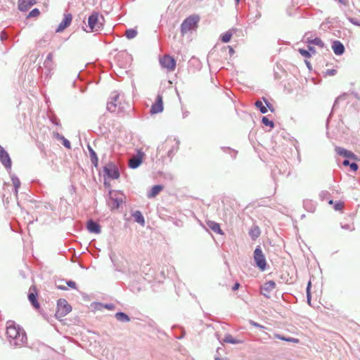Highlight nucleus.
<instances>
[{"mask_svg": "<svg viewBox=\"0 0 360 360\" xmlns=\"http://www.w3.org/2000/svg\"><path fill=\"white\" fill-rule=\"evenodd\" d=\"M103 170L105 175L110 179H117L120 176L117 166L112 162L105 165Z\"/></svg>", "mask_w": 360, "mask_h": 360, "instance_id": "6", "label": "nucleus"}, {"mask_svg": "<svg viewBox=\"0 0 360 360\" xmlns=\"http://www.w3.org/2000/svg\"><path fill=\"white\" fill-rule=\"evenodd\" d=\"M262 122L263 124H264L265 126H269L271 128H274V123L272 120H270L266 116H264L262 117Z\"/></svg>", "mask_w": 360, "mask_h": 360, "instance_id": "34", "label": "nucleus"}, {"mask_svg": "<svg viewBox=\"0 0 360 360\" xmlns=\"http://www.w3.org/2000/svg\"><path fill=\"white\" fill-rule=\"evenodd\" d=\"M335 150L337 153V154H338L340 156H342V157H345L347 158H349V159L354 160H358L357 156L354 153H352V151L348 150L344 148H342L340 146H336L335 148Z\"/></svg>", "mask_w": 360, "mask_h": 360, "instance_id": "14", "label": "nucleus"}, {"mask_svg": "<svg viewBox=\"0 0 360 360\" xmlns=\"http://www.w3.org/2000/svg\"><path fill=\"white\" fill-rule=\"evenodd\" d=\"M39 13H40V12H39V9H38V8H34V9H32V10L30 12V13H29L28 16H29V17H35V16L39 15Z\"/></svg>", "mask_w": 360, "mask_h": 360, "instance_id": "45", "label": "nucleus"}, {"mask_svg": "<svg viewBox=\"0 0 360 360\" xmlns=\"http://www.w3.org/2000/svg\"><path fill=\"white\" fill-rule=\"evenodd\" d=\"M62 142H63V145L68 149H70L71 148V144H70V142L67 139H65L64 136H63V139H61Z\"/></svg>", "mask_w": 360, "mask_h": 360, "instance_id": "46", "label": "nucleus"}, {"mask_svg": "<svg viewBox=\"0 0 360 360\" xmlns=\"http://www.w3.org/2000/svg\"><path fill=\"white\" fill-rule=\"evenodd\" d=\"M250 324L256 328H264V326H262L261 324L254 321H250Z\"/></svg>", "mask_w": 360, "mask_h": 360, "instance_id": "55", "label": "nucleus"}, {"mask_svg": "<svg viewBox=\"0 0 360 360\" xmlns=\"http://www.w3.org/2000/svg\"><path fill=\"white\" fill-rule=\"evenodd\" d=\"M208 226L210 229L213 231L214 233L223 234V232L220 228V226L218 223L215 221H210L207 223Z\"/></svg>", "mask_w": 360, "mask_h": 360, "instance_id": "27", "label": "nucleus"}, {"mask_svg": "<svg viewBox=\"0 0 360 360\" xmlns=\"http://www.w3.org/2000/svg\"><path fill=\"white\" fill-rule=\"evenodd\" d=\"M53 53H49L47 55V56H46V58L45 60H47V62H48V61H53Z\"/></svg>", "mask_w": 360, "mask_h": 360, "instance_id": "57", "label": "nucleus"}, {"mask_svg": "<svg viewBox=\"0 0 360 360\" xmlns=\"http://www.w3.org/2000/svg\"><path fill=\"white\" fill-rule=\"evenodd\" d=\"M189 115V112L188 110H184L182 112V117L183 118H186V117H188Z\"/></svg>", "mask_w": 360, "mask_h": 360, "instance_id": "62", "label": "nucleus"}, {"mask_svg": "<svg viewBox=\"0 0 360 360\" xmlns=\"http://www.w3.org/2000/svg\"><path fill=\"white\" fill-rule=\"evenodd\" d=\"M341 227L343 229L349 230V231H353L354 229V228L352 227L351 225H349V224L341 225Z\"/></svg>", "mask_w": 360, "mask_h": 360, "instance_id": "56", "label": "nucleus"}, {"mask_svg": "<svg viewBox=\"0 0 360 360\" xmlns=\"http://www.w3.org/2000/svg\"><path fill=\"white\" fill-rule=\"evenodd\" d=\"M91 164L95 167H97L98 166V158L97 157V155L95 156H93L90 158Z\"/></svg>", "mask_w": 360, "mask_h": 360, "instance_id": "44", "label": "nucleus"}, {"mask_svg": "<svg viewBox=\"0 0 360 360\" xmlns=\"http://www.w3.org/2000/svg\"><path fill=\"white\" fill-rule=\"evenodd\" d=\"M115 318L121 323H127L131 321V318L124 312L118 311L115 314Z\"/></svg>", "mask_w": 360, "mask_h": 360, "instance_id": "21", "label": "nucleus"}, {"mask_svg": "<svg viewBox=\"0 0 360 360\" xmlns=\"http://www.w3.org/2000/svg\"><path fill=\"white\" fill-rule=\"evenodd\" d=\"M10 175H11V179L13 187H14L15 195L16 196V198H18V189L21 184L20 181L19 179V178L15 174L11 173Z\"/></svg>", "mask_w": 360, "mask_h": 360, "instance_id": "19", "label": "nucleus"}, {"mask_svg": "<svg viewBox=\"0 0 360 360\" xmlns=\"http://www.w3.org/2000/svg\"><path fill=\"white\" fill-rule=\"evenodd\" d=\"M344 207V203L342 202L338 201L336 202L334 205V209L336 211H340Z\"/></svg>", "mask_w": 360, "mask_h": 360, "instance_id": "39", "label": "nucleus"}, {"mask_svg": "<svg viewBox=\"0 0 360 360\" xmlns=\"http://www.w3.org/2000/svg\"><path fill=\"white\" fill-rule=\"evenodd\" d=\"M232 37V33L231 31H227L225 33L222 34L221 36V40L224 43H228L230 41Z\"/></svg>", "mask_w": 360, "mask_h": 360, "instance_id": "30", "label": "nucleus"}, {"mask_svg": "<svg viewBox=\"0 0 360 360\" xmlns=\"http://www.w3.org/2000/svg\"><path fill=\"white\" fill-rule=\"evenodd\" d=\"M308 48H309L308 51H309L311 54V53L314 54L316 53V49L314 46H309Z\"/></svg>", "mask_w": 360, "mask_h": 360, "instance_id": "59", "label": "nucleus"}, {"mask_svg": "<svg viewBox=\"0 0 360 360\" xmlns=\"http://www.w3.org/2000/svg\"><path fill=\"white\" fill-rule=\"evenodd\" d=\"M310 288H311V282L309 281V283L307 284V302L309 304H310V302H311Z\"/></svg>", "mask_w": 360, "mask_h": 360, "instance_id": "41", "label": "nucleus"}, {"mask_svg": "<svg viewBox=\"0 0 360 360\" xmlns=\"http://www.w3.org/2000/svg\"><path fill=\"white\" fill-rule=\"evenodd\" d=\"M260 229L257 226H252L249 231V236L252 240L257 239L260 236Z\"/></svg>", "mask_w": 360, "mask_h": 360, "instance_id": "24", "label": "nucleus"}, {"mask_svg": "<svg viewBox=\"0 0 360 360\" xmlns=\"http://www.w3.org/2000/svg\"><path fill=\"white\" fill-rule=\"evenodd\" d=\"M37 297V294L36 292H30L28 294V299H29V301L30 302V303L32 304V305L35 309H39V303L38 302Z\"/></svg>", "mask_w": 360, "mask_h": 360, "instance_id": "26", "label": "nucleus"}, {"mask_svg": "<svg viewBox=\"0 0 360 360\" xmlns=\"http://www.w3.org/2000/svg\"><path fill=\"white\" fill-rule=\"evenodd\" d=\"M345 94H343V95H341V96H338V97L335 99V102H334L333 109H334L335 108H336V107H337V105H338V102H339L340 101H342V100L345 99Z\"/></svg>", "mask_w": 360, "mask_h": 360, "instance_id": "48", "label": "nucleus"}, {"mask_svg": "<svg viewBox=\"0 0 360 360\" xmlns=\"http://www.w3.org/2000/svg\"><path fill=\"white\" fill-rule=\"evenodd\" d=\"M262 99L266 104V108H269V110L271 112H273L274 111V108L273 105L270 103V102L266 98L263 97Z\"/></svg>", "mask_w": 360, "mask_h": 360, "instance_id": "42", "label": "nucleus"}, {"mask_svg": "<svg viewBox=\"0 0 360 360\" xmlns=\"http://www.w3.org/2000/svg\"><path fill=\"white\" fill-rule=\"evenodd\" d=\"M66 284L68 287L71 288H74V289H76L77 288V285H76V283L73 281H66Z\"/></svg>", "mask_w": 360, "mask_h": 360, "instance_id": "50", "label": "nucleus"}, {"mask_svg": "<svg viewBox=\"0 0 360 360\" xmlns=\"http://www.w3.org/2000/svg\"><path fill=\"white\" fill-rule=\"evenodd\" d=\"M99 304L101 307H103V308L107 309L108 310H113L115 308V304H113L112 303H106V304H101V303H99Z\"/></svg>", "mask_w": 360, "mask_h": 360, "instance_id": "40", "label": "nucleus"}, {"mask_svg": "<svg viewBox=\"0 0 360 360\" xmlns=\"http://www.w3.org/2000/svg\"><path fill=\"white\" fill-rule=\"evenodd\" d=\"M8 38V35L5 31L1 32L0 39L1 41H6Z\"/></svg>", "mask_w": 360, "mask_h": 360, "instance_id": "49", "label": "nucleus"}, {"mask_svg": "<svg viewBox=\"0 0 360 360\" xmlns=\"http://www.w3.org/2000/svg\"><path fill=\"white\" fill-rule=\"evenodd\" d=\"M86 228H87V230L90 233H93L98 234V233H100L101 231V228L100 224L98 222L94 221L93 219H89L87 221Z\"/></svg>", "mask_w": 360, "mask_h": 360, "instance_id": "16", "label": "nucleus"}, {"mask_svg": "<svg viewBox=\"0 0 360 360\" xmlns=\"http://www.w3.org/2000/svg\"><path fill=\"white\" fill-rule=\"evenodd\" d=\"M160 63L162 67L167 68L169 71L174 70L176 67V60L173 57L168 55H165L160 58Z\"/></svg>", "mask_w": 360, "mask_h": 360, "instance_id": "9", "label": "nucleus"}, {"mask_svg": "<svg viewBox=\"0 0 360 360\" xmlns=\"http://www.w3.org/2000/svg\"><path fill=\"white\" fill-rule=\"evenodd\" d=\"M313 44L316 45L321 48H323L324 46V43L319 37H316V38L313 39Z\"/></svg>", "mask_w": 360, "mask_h": 360, "instance_id": "37", "label": "nucleus"}, {"mask_svg": "<svg viewBox=\"0 0 360 360\" xmlns=\"http://www.w3.org/2000/svg\"><path fill=\"white\" fill-rule=\"evenodd\" d=\"M299 53L304 57L307 58H309L311 56V53L309 52V51L308 50H305V49H299Z\"/></svg>", "mask_w": 360, "mask_h": 360, "instance_id": "36", "label": "nucleus"}, {"mask_svg": "<svg viewBox=\"0 0 360 360\" xmlns=\"http://www.w3.org/2000/svg\"><path fill=\"white\" fill-rule=\"evenodd\" d=\"M118 106L117 103H114V101H108L107 103V110L111 112H114L116 111L117 107Z\"/></svg>", "mask_w": 360, "mask_h": 360, "instance_id": "33", "label": "nucleus"}, {"mask_svg": "<svg viewBox=\"0 0 360 360\" xmlns=\"http://www.w3.org/2000/svg\"><path fill=\"white\" fill-rule=\"evenodd\" d=\"M337 73V70L335 69H329L326 71V75L329 76H333Z\"/></svg>", "mask_w": 360, "mask_h": 360, "instance_id": "52", "label": "nucleus"}, {"mask_svg": "<svg viewBox=\"0 0 360 360\" xmlns=\"http://www.w3.org/2000/svg\"><path fill=\"white\" fill-rule=\"evenodd\" d=\"M199 20L200 17L198 15H193L186 18L181 25V34L184 35L190 30L195 28Z\"/></svg>", "mask_w": 360, "mask_h": 360, "instance_id": "4", "label": "nucleus"}, {"mask_svg": "<svg viewBox=\"0 0 360 360\" xmlns=\"http://www.w3.org/2000/svg\"><path fill=\"white\" fill-rule=\"evenodd\" d=\"M116 60L121 68H125L130 63L131 58L127 52H122L117 56Z\"/></svg>", "mask_w": 360, "mask_h": 360, "instance_id": "13", "label": "nucleus"}, {"mask_svg": "<svg viewBox=\"0 0 360 360\" xmlns=\"http://www.w3.org/2000/svg\"><path fill=\"white\" fill-rule=\"evenodd\" d=\"M254 260L256 266L261 270L264 271L266 267V261L264 255L259 246H257L254 251Z\"/></svg>", "mask_w": 360, "mask_h": 360, "instance_id": "7", "label": "nucleus"}, {"mask_svg": "<svg viewBox=\"0 0 360 360\" xmlns=\"http://www.w3.org/2000/svg\"><path fill=\"white\" fill-rule=\"evenodd\" d=\"M50 121L56 126L60 125V120L56 116H52L50 117Z\"/></svg>", "mask_w": 360, "mask_h": 360, "instance_id": "47", "label": "nucleus"}, {"mask_svg": "<svg viewBox=\"0 0 360 360\" xmlns=\"http://www.w3.org/2000/svg\"><path fill=\"white\" fill-rule=\"evenodd\" d=\"M88 150L89 152L90 158L93 156L96 155V153L94 150V149L91 147L89 144L87 146Z\"/></svg>", "mask_w": 360, "mask_h": 360, "instance_id": "51", "label": "nucleus"}, {"mask_svg": "<svg viewBox=\"0 0 360 360\" xmlns=\"http://www.w3.org/2000/svg\"><path fill=\"white\" fill-rule=\"evenodd\" d=\"M303 204H304V208L308 210L309 212H314L315 210V206L311 202V200H304L303 202Z\"/></svg>", "mask_w": 360, "mask_h": 360, "instance_id": "28", "label": "nucleus"}, {"mask_svg": "<svg viewBox=\"0 0 360 360\" xmlns=\"http://www.w3.org/2000/svg\"><path fill=\"white\" fill-rule=\"evenodd\" d=\"M261 12L258 8H257L255 11L250 13L248 21L251 23H255L258 19L261 18Z\"/></svg>", "mask_w": 360, "mask_h": 360, "instance_id": "25", "label": "nucleus"}, {"mask_svg": "<svg viewBox=\"0 0 360 360\" xmlns=\"http://www.w3.org/2000/svg\"><path fill=\"white\" fill-rule=\"evenodd\" d=\"M6 335L10 344L13 347H20L27 340L24 330L13 321L6 322Z\"/></svg>", "mask_w": 360, "mask_h": 360, "instance_id": "1", "label": "nucleus"}, {"mask_svg": "<svg viewBox=\"0 0 360 360\" xmlns=\"http://www.w3.org/2000/svg\"><path fill=\"white\" fill-rule=\"evenodd\" d=\"M132 217L134 219V221L139 224L143 226L145 224V219L141 211L136 210L132 213Z\"/></svg>", "mask_w": 360, "mask_h": 360, "instance_id": "22", "label": "nucleus"}, {"mask_svg": "<svg viewBox=\"0 0 360 360\" xmlns=\"http://www.w3.org/2000/svg\"><path fill=\"white\" fill-rule=\"evenodd\" d=\"M72 310V307L68 304L66 300L59 299L57 302V310L55 314V316L58 319H60Z\"/></svg>", "mask_w": 360, "mask_h": 360, "instance_id": "5", "label": "nucleus"}, {"mask_svg": "<svg viewBox=\"0 0 360 360\" xmlns=\"http://www.w3.org/2000/svg\"><path fill=\"white\" fill-rule=\"evenodd\" d=\"M286 342H298L299 340L294 338H286L285 340Z\"/></svg>", "mask_w": 360, "mask_h": 360, "instance_id": "58", "label": "nucleus"}, {"mask_svg": "<svg viewBox=\"0 0 360 360\" xmlns=\"http://www.w3.org/2000/svg\"><path fill=\"white\" fill-rule=\"evenodd\" d=\"M72 20V15L71 13H65L63 20L60 22L58 27L56 29V32H61L68 27H69Z\"/></svg>", "mask_w": 360, "mask_h": 360, "instance_id": "10", "label": "nucleus"}, {"mask_svg": "<svg viewBox=\"0 0 360 360\" xmlns=\"http://www.w3.org/2000/svg\"><path fill=\"white\" fill-rule=\"evenodd\" d=\"M44 67L47 70L48 74H50L51 72L54 68V63H53V61H48L47 62V60H44Z\"/></svg>", "mask_w": 360, "mask_h": 360, "instance_id": "32", "label": "nucleus"}, {"mask_svg": "<svg viewBox=\"0 0 360 360\" xmlns=\"http://www.w3.org/2000/svg\"><path fill=\"white\" fill-rule=\"evenodd\" d=\"M35 3V0H18V9L20 11H27Z\"/></svg>", "mask_w": 360, "mask_h": 360, "instance_id": "18", "label": "nucleus"}, {"mask_svg": "<svg viewBox=\"0 0 360 360\" xmlns=\"http://www.w3.org/2000/svg\"><path fill=\"white\" fill-rule=\"evenodd\" d=\"M144 153L141 150H138L137 155L129 160V167L131 169L138 168L143 162Z\"/></svg>", "mask_w": 360, "mask_h": 360, "instance_id": "12", "label": "nucleus"}, {"mask_svg": "<svg viewBox=\"0 0 360 360\" xmlns=\"http://www.w3.org/2000/svg\"><path fill=\"white\" fill-rule=\"evenodd\" d=\"M349 167L351 170L356 172L359 168V165L356 162H351L349 165Z\"/></svg>", "mask_w": 360, "mask_h": 360, "instance_id": "53", "label": "nucleus"}, {"mask_svg": "<svg viewBox=\"0 0 360 360\" xmlns=\"http://www.w3.org/2000/svg\"><path fill=\"white\" fill-rule=\"evenodd\" d=\"M332 49L335 55L341 56L345 53V49L342 42L335 40L332 44Z\"/></svg>", "mask_w": 360, "mask_h": 360, "instance_id": "17", "label": "nucleus"}, {"mask_svg": "<svg viewBox=\"0 0 360 360\" xmlns=\"http://www.w3.org/2000/svg\"><path fill=\"white\" fill-rule=\"evenodd\" d=\"M129 287H130V290L131 291H133L134 292H139L141 290V287L139 285H137L136 284H134V283L130 284Z\"/></svg>", "mask_w": 360, "mask_h": 360, "instance_id": "43", "label": "nucleus"}, {"mask_svg": "<svg viewBox=\"0 0 360 360\" xmlns=\"http://www.w3.org/2000/svg\"><path fill=\"white\" fill-rule=\"evenodd\" d=\"M100 18L103 20V17L99 15V13L94 11L88 18V26L89 31L88 32H96L103 28V23L100 21Z\"/></svg>", "mask_w": 360, "mask_h": 360, "instance_id": "3", "label": "nucleus"}, {"mask_svg": "<svg viewBox=\"0 0 360 360\" xmlns=\"http://www.w3.org/2000/svg\"><path fill=\"white\" fill-rule=\"evenodd\" d=\"M137 35V31L135 29H127L125 32V36L127 39H134Z\"/></svg>", "mask_w": 360, "mask_h": 360, "instance_id": "29", "label": "nucleus"}, {"mask_svg": "<svg viewBox=\"0 0 360 360\" xmlns=\"http://www.w3.org/2000/svg\"><path fill=\"white\" fill-rule=\"evenodd\" d=\"M163 101L161 95H158L155 102L151 105L150 113L157 114L163 111Z\"/></svg>", "mask_w": 360, "mask_h": 360, "instance_id": "11", "label": "nucleus"}, {"mask_svg": "<svg viewBox=\"0 0 360 360\" xmlns=\"http://www.w3.org/2000/svg\"><path fill=\"white\" fill-rule=\"evenodd\" d=\"M229 52L231 56L234 53V50H233V47H231L230 46H229Z\"/></svg>", "mask_w": 360, "mask_h": 360, "instance_id": "63", "label": "nucleus"}, {"mask_svg": "<svg viewBox=\"0 0 360 360\" xmlns=\"http://www.w3.org/2000/svg\"><path fill=\"white\" fill-rule=\"evenodd\" d=\"M223 341L226 343H230V344H233V345L241 344L243 342V341L242 340H238V339L234 338L230 334H226Z\"/></svg>", "mask_w": 360, "mask_h": 360, "instance_id": "23", "label": "nucleus"}, {"mask_svg": "<svg viewBox=\"0 0 360 360\" xmlns=\"http://www.w3.org/2000/svg\"><path fill=\"white\" fill-rule=\"evenodd\" d=\"M276 288V283L273 281L266 282L262 287L261 293L265 297L269 298V293Z\"/></svg>", "mask_w": 360, "mask_h": 360, "instance_id": "15", "label": "nucleus"}, {"mask_svg": "<svg viewBox=\"0 0 360 360\" xmlns=\"http://www.w3.org/2000/svg\"><path fill=\"white\" fill-rule=\"evenodd\" d=\"M110 201L108 205L111 210H117L124 202V195L119 191H110Z\"/></svg>", "mask_w": 360, "mask_h": 360, "instance_id": "2", "label": "nucleus"}, {"mask_svg": "<svg viewBox=\"0 0 360 360\" xmlns=\"http://www.w3.org/2000/svg\"><path fill=\"white\" fill-rule=\"evenodd\" d=\"M239 287H240V284L238 283H236L232 287V290L236 291L239 288Z\"/></svg>", "mask_w": 360, "mask_h": 360, "instance_id": "60", "label": "nucleus"}, {"mask_svg": "<svg viewBox=\"0 0 360 360\" xmlns=\"http://www.w3.org/2000/svg\"><path fill=\"white\" fill-rule=\"evenodd\" d=\"M163 186L162 185H155L153 186L150 191L148 192L147 197L148 198H153L156 195L159 194V193L162 191Z\"/></svg>", "mask_w": 360, "mask_h": 360, "instance_id": "20", "label": "nucleus"}, {"mask_svg": "<svg viewBox=\"0 0 360 360\" xmlns=\"http://www.w3.org/2000/svg\"><path fill=\"white\" fill-rule=\"evenodd\" d=\"M255 105L257 108H259L261 113L265 114L267 112L266 107L263 105V103L260 100L256 101Z\"/></svg>", "mask_w": 360, "mask_h": 360, "instance_id": "31", "label": "nucleus"}, {"mask_svg": "<svg viewBox=\"0 0 360 360\" xmlns=\"http://www.w3.org/2000/svg\"><path fill=\"white\" fill-rule=\"evenodd\" d=\"M179 141L176 142V148L173 147L171 150H169L168 152H167V155L169 158H172V156L174 155L175 151H176L179 148Z\"/></svg>", "mask_w": 360, "mask_h": 360, "instance_id": "38", "label": "nucleus"}, {"mask_svg": "<svg viewBox=\"0 0 360 360\" xmlns=\"http://www.w3.org/2000/svg\"><path fill=\"white\" fill-rule=\"evenodd\" d=\"M53 136L54 138H56L58 140H61L62 139H63V136L60 134L57 131H53Z\"/></svg>", "mask_w": 360, "mask_h": 360, "instance_id": "54", "label": "nucleus"}, {"mask_svg": "<svg viewBox=\"0 0 360 360\" xmlns=\"http://www.w3.org/2000/svg\"><path fill=\"white\" fill-rule=\"evenodd\" d=\"M0 161L11 174L12 162L7 151L0 145Z\"/></svg>", "mask_w": 360, "mask_h": 360, "instance_id": "8", "label": "nucleus"}, {"mask_svg": "<svg viewBox=\"0 0 360 360\" xmlns=\"http://www.w3.org/2000/svg\"><path fill=\"white\" fill-rule=\"evenodd\" d=\"M349 21L354 24V25H359V24L358 23V22L356 20H355L354 18H350L349 19Z\"/></svg>", "mask_w": 360, "mask_h": 360, "instance_id": "64", "label": "nucleus"}, {"mask_svg": "<svg viewBox=\"0 0 360 360\" xmlns=\"http://www.w3.org/2000/svg\"><path fill=\"white\" fill-rule=\"evenodd\" d=\"M350 163H351V162H349V160H347V159L344 160H343V162H342V165H343L344 166H349Z\"/></svg>", "mask_w": 360, "mask_h": 360, "instance_id": "61", "label": "nucleus"}, {"mask_svg": "<svg viewBox=\"0 0 360 360\" xmlns=\"http://www.w3.org/2000/svg\"><path fill=\"white\" fill-rule=\"evenodd\" d=\"M120 94L117 92V91H114L112 93V95L110 96V101H114V103H117L118 105H120Z\"/></svg>", "mask_w": 360, "mask_h": 360, "instance_id": "35", "label": "nucleus"}]
</instances>
